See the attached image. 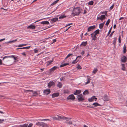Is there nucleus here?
<instances>
[{"instance_id": "4d7b16f0", "label": "nucleus", "mask_w": 127, "mask_h": 127, "mask_svg": "<svg viewBox=\"0 0 127 127\" xmlns=\"http://www.w3.org/2000/svg\"><path fill=\"white\" fill-rule=\"evenodd\" d=\"M114 7V5H113L112 6H111L110 8L109 9L110 10H112L113 8Z\"/></svg>"}, {"instance_id": "cd10ccee", "label": "nucleus", "mask_w": 127, "mask_h": 127, "mask_svg": "<svg viewBox=\"0 0 127 127\" xmlns=\"http://www.w3.org/2000/svg\"><path fill=\"white\" fill-rule=\"evenodd\" d=\"M71 118L69 117H66L64 116H62V119L63 120H66V119H71Z\"/></svg>"}, {"instance_id": "a878e982", "label": "nucleus", "mask_w": 127, "mask_h": 127, "mask_svg": "<svg viewBox=\"0 0 127 127\" xmlns=\"http://www.w3.org/2000/svg\"><path fill=\"white\" fill-rule=\"evenodd\" d=\"M57 68V67L56 66H54L52 68L50 69L51 72H52L55 70Z\"/></svg>"}, {"instance_id": "0eeeda50", "label": "nucleus", "mask_w": 127, "mask_h": 127, "mask_svg": "<svg viewBox=\"0 0 127 127\" xmlns=\"http://www.w3.org/2000/svg\"><path fill=\"white\" fill-rule=\"evenodd\" d=\"M55 85V83L53 81H51L48 84V86L49 88L51 87L52 86H53Z\"/></svg>"}, {"instance_id": "4468645a", "label": "nucleus", "mask_w": 127, "mask_h": 127, "mask_svg": "<svg viewBox=\"0 0 127 127\" xmlns=\"http://www.w3.org/2000/svg\"><path fill=\"white\" fill-rule=\"evenodd\" d=\"M103 98V99L104 101H108L109 99L108 96L106 94L104 95Z\"/></svg>"}, {"instance_id": "774afa93", "label": "nucleus", "mask_w": 127, "mask_h": 127, "mask_svg": "<svg viewBox=\"0 0 127 127\" xmlns=\"http://www.w3.org/2000/svg\"><path fill=\"white\" fill-rule=\"evenodd\" d=\"M86 13H87V11H86V10L85 9L84 10V12L83 13L84 14H85Z\"/></svg>"}, {"instance_id": "13d9d810", "label": "nucleus", "mask_w": 127, "mask_h": 127, "mask_svg": "<svg viewBox=\"0 0 127 127\" xmlns=\"http://www.w3.org/2000/svg\"><path fill=\"white\" fill-rule=\"evenodd\" d=\"M114 32V31H113L111 33V34H110L109 36L111 37H112V35H113V33Z\"/></svg>"}, {"instance_id": "f704fd0d", "label": "nucleus", "mask_w": 127, "mask_h": 127, "mask_svg": "<svg viewBox=\"0 0 127 127\" xmlns=\"http://www.w3.org/2000/svg\"><path fill=\"white\" fill-rule=\"evenodd\" d=\"M94 1H90L88 2V4L91 5H92L93 4Z\"/></svg>"}, {"instance_id": "8fccbe9b", "label": "nucleus", "mask_w": 127, "mask_h": 127, "mask_svg": "<svg viewBox=\"0 0 127 127\" xmlns=\"http://www.w3.org/2000/svg\"><path fill=\"white\" fill-rule=\"evenodd\" d=\"M57 116L58 117V120H60V119H62V116L58 115H57Z\"/></svg>"}, {"instance_id": "052dcab7", "label": "nucleus", "mask_w": 127, "mask_h": 127, "mask_svg": "<svg viewBox=\"0 0 127 127\" xmlns=\"http://www.w3.org/2000/svg\"><path fill=\"white\" fill-rule=\"evenodd\" d=\"M22 46H23V44H22L19 45H18V47H22Z\"/></svg>"}, {"instance_id": "f03ea898", "label": "nucleus", "mask_w": 127, "mask_h": 127, "mask_svg": "<svg viewBox=\"0 0 127 127\" xmlns=\"http://www.w3.org/2000/svg\"><path fill=\"white\" fill-rule=\"evenodd\" d=\"M99 30L97 29L93 33L91 34V37L92 38V40L94 41L96 40L97 37L96 35L97 34H99Z\"/></svg>"}, {"instance_id": "5701e85b", "label": "nucleus", "mask_w": 127, "mask_h": 127, "mask_svg": "<svg viewBox=\"0 0 127 127\" xmlns=\"http://www.w3.org/2000/svg\"><path fill=\"white\" fill-rule=\"evenodd\" d=\"M53 59H52V61H48L47 62H46L47 66H48L49 65H50L51 64V63L53 62Z\"/></svg>"}, {"instance_id": "603ef678", "label": "nucleus", "mask_w": 127, "mask_h": 127, "mask_svg": "<svg viewBox=\"0 0 127 127\" xmlns=\"http://www.w3.org/2000/svg\"><path fill=\"white\" fill-rule=\"evenodd\" d=\"M33 124L32 123H30L28 126V125L27 127H32Z\"/></svg>"}, {"instance_id": "680f3d73", "label": "nucleus", "mask_w": 127, "mask_h": 127, "mask_svg": "<svg viewBox=\"0 0 127 127\" xmlns=\"http://www.w3.org/2000/svg\"><path fill=\"white\" fill-rule=\"evenodd\" d=\"M53 42L52 43H53L55 42H56V40L55 39H53Z\"/></svg>"}, {"instance_id": "2f4dec72", "label": "nucleus", "mask_w": 127, "mask_h": 127, "mask_svg": "<svg viewBox=\"0 0 127 127\" xmlns=\"http://www.w3.org/2000/svg\"><path fill=\"white\" fill-rule=\"evenodd\" d=\"M89 93L88 91V90H85L83 92V94L84 95L88 94Z\"/></svg>"}, {"instance_id": "c9c22d12", "label": "nucleus", "mask_w": 127, "mask_h": 127, "mask_svg": "<svg viewBox=\"0 0 127 127\" xmlns=\"http://www.w3.org/2000/svg\"><path fill=\"white\" fill-rule=\"evenodd\" d=\"M98 71V70L97 69L94 68V70L93 71V73L95 74Z\"/></svg>"}, {"instance_id": "c03bdc74", "label": "nucleus", "mask_w": 127, "mask_h": 127, "mask_svg": "<svg viewBox=\"0 0 127 127\" xmlns=\"http://www.w3.org/2000/svg\"><path fill=\"white\" fill-rule=\"evenodd\" d=\"M110 22V19H109L107 21L106 23L105 24V25L107 26H108L109 25Z\"/></svg>"}, {"instance_id": "79ce46f5", "label": "nucleus", "mask_w": 127, "mask_h": 127, "mask_svg": "<svg viewBox=\"0 0 127 127\" xmlns=\"http://www.w3.org/2000/svg\"><path fill=\"white\" fill-rule=\"evenodd\" d=\"M65 17V16L64 15H61L59 17V19H63Z\"/></svg>"}, {"instance_id": "20e7f679", "label": "nucleus", "mask_w": 127, "mask_h": 127, "mask_svg": "<svg viewBox=\"0 0 127 127\" xmlns=\"http://www.w3.org/2000/svg\"><path fill=\"white\" fill-rule=\"evenodd\" d=\"M77 98L78 100L79 101H83L84 100V96L82 94L78 95Z\"/></svg>"}, {"instance_id": "b1692460", "label": "nucleus", "mask_w": 127, "mask_h": 127, "mask_svg": "<svg viewBox=\"0 0 127 127\" xmlns=\"http://www.w3.org/2000/svg\"><path fill=\"white\" fill-rule=\"evenodd\" d=\"M17 40V39H15L14 40L10 41L8 42H5V43L7 44H8L9 43H12L14 42L15 41H16Z\"/></svg>"}, {"instance_id": "7ed1b4c3", "label": "nucleus", "mask_w": 127, "mask_h": 127, "mask_svg": "<svg viewBox=\"0 0 127 127\" xmlns=\"http://www.w3.org/2000/svg\"><path fill=\"white\" fill-rule=\"evenodd\" d=\"M35 125L37 126H41L42 127H48V125L45 123L42 122H39L36 123Z\"/></svg>"}, {"instance_id": "6ab92c4d", "label": "nucleus", "mask_w": 127, "mask_h": 127, "mask_svg": "<svg viewBox=\"0 0 127 127\" xmlns=\"http://www.w3.org/2000/svg\"><path fill=\"white\" fill-rule=\"evenodd\" d=\"M126 45L125 44L124 45V46L123 47V52L124 53H126L127 51V50L126 49Z\"/></svg>"}, {"instance_id": "f8f14e48", "label": "nucleus", "mask_w": 127, "mask_h": 127, "mask_svg": "<svg viewBox=\"0 0 127 127\" xmlns=\"http://www.w3.org/2000/svg\"><path fill=\"white\" fill-rule=\"evenodd\" d=\"M87 77V82H85V84L86 85L89 83L90 82V77L89 76H86Z\"/></svg>"}, {"instance_id": "ddd939ff", "label": "nucleus", "mask_w": 127, "mask_h": 127, "mask_svg": "<svg viewBox=\"0 0 127 127\" xmlns=\"http://www.w3.org/2000/svg\"><path fill=\"white\" fill-rule=\"evenodd\" d=\"M127 60V58L125 56H123L122 57L121 59V62H125Z\"/></svg>"}, {"instance_id": "412c9836", "label": "nucleus", "mask_w": 127, "mask_h": 127, "mask_svg": "<svg viewBox=\"0 0 127 127\" xmlns=\"http://www.w3.org/2000/svg\"><path fill=\"white\" fill-rule=\"evenodd\" d=\"M87 41L85 42H82L81 44L80 45V46L83 45L84 46H85L87 44Z\"/></svg>"}, {"instance_id": "423d86ee", "label": "nucleus", "mask_w": 127, "mask_h": 127, "mask_svg": "<svg viewBox=\"0 0 127 127\" xmlns=\"http://www.w3.org/2000/svg\"><path fill=\"white\" fill-rule=\"evenodd\" d=\"M105 18V17L104 15H101L99 17H97V20L99 19L101 21H102Z\"/></svg>"}, {"instance_id": "6e6552de", "label": "nucleus", "mask_w": 127, "mask_h": 127, "mask_svg": "<svg viewBox=\"0 0 127 127\" xmlns=\"http://www.w3.org/2000/svg\"><path fill=\"white\" fill-rule=\"evenodd\" d=\"M44 94L45 95H47L50 94L51 92L50 89H46L44 91Z\"/></svg>"}, {"instance_id": "2eb2a0df", "label": "nucleus", "mask_w": 127, "mask_h": 127, "mask_svg": "<svg viewBox=\"0 0 127 127\" xmlns=\"http://www.w3.org/2000/svg\"><path fill=\"white\" fill-rule=\"evenodd\" d=\"M71 119H66V121L65 122V123L67 124H68L72 125V122L71 121H69V120H70Z\"/></svg>"}, {"instance_id": "37998d69", "label": "nucleus", "mask_w": 127, "mask_h": 127, "mask_svg": "<svg viewBox=\"0 0 127 127\" xmlns=\"http://www.w3.org/2000/svg\"><path fill=\"white\" fill-rule=\"evenodd\" d=\"M73 55V54H69L66 56V58H65V59H66V58H68L69 57H70V56H72Z\"/></svg>"}, {"instance_id": "864d4df0", "label": "nucleus", "mask_w": 127, "mask_h": 127, "mask_svg": "<svg viewBox=\"0 0 127 127\" xmlns=\"http://www.w3.org/2000/svg\"><path fill=\"white\" fill-rule=\"evenodd\" d=\"M4 121V119H0V124L2 123Z\"/></svg>"}, {"instance_id": "6e6d98bb", "label": "nucleus", "mask_w": 127, "mask_h": 127, "mask_svg": "<svg viewBox=\"0 0 127 127\" xmlns=\"http://www.w3.org/2000/svg\"><path fill=\"white\" fill-rule=\"evenodd\" d=\"M52 117V118L54 120H58V118L56 117Z\"/></svg>"}, {"instance_id": "c85d7f7f", "label": "nucleus", "mask_w": 127, "mask_h": 127, "mask_svg": "<svg viewBox=\"0 0 127 127\" xmlns=\"http://www.w3.org/2000/svg\"><path fill=\"white\" fill-rule=\"evenodd\" d=\"M94 99V96H92L90 98H89L88 99L89 101L90 102H92L93 101Z\"/></svg>"}, {"instance_id": "69168bd1", "label": "nucleus", "mask_w": 127, "mask_h": 127, "mask_svg": "<svg viewBox=\"0 0 127 127\" xmlns=\"http://www.w3.org/2000/svg\"><path fill=\"white\" fill-rule=\"evenodd\" d=\"M5 40V38H3V39H1L0 40V42L2 41H3Z\"/></svg>"}, {"instance_id": "3c124183", "label": "nucleus", "mask_w": 127, "mask_h": 127, "mask_svg": "<svg viewBox=\"0 0 127 127\" xmlns=\"http://www.w3.org/2000/svg\"><path fill=\"white\" fill-rule=\"evenodd\" d=\"M112 28V27L111 28L110 30H109V31L108 32V33L107 36L108 35L110 34V32H111Z\"/></svg>"}, {"instance_id": "49530a36", "label": "nucleus", "mask_w": 127, "mask_h": 127, "mask_svg": "<svg viewBox=\"0 0 127 127\" xmlns=\"http://www.w3.org/2000/svg\"><path fill=\"white\" fill-rule=\"evenodd\" d=\"M76 59L75 60L73 61L72 62V64H75L77 63V61H76Z\"/></svg>"}, {"instance_id": "338daca9", "label": "nucleus", "mask_w": 127, "mask_h": 127, "mask_svg": "<svg viewBox=\"0 0 127 127\" xmlns=\"http://www.w3.org/2000/svg\"><path fill=\"white\" fill-rule=\"evenodd\" d=\"M2 64V60L0 59V65H1Z\"/></svg>"}, {"instance_id": "72a5a7b5", "label": "nucleus", "mask_w": 127, "mask_h": 127, "mask_svg": "<svg viewBox=\"0 0 127 127\" xmlns=\"http://www.w3.org/2000/svg\"><path fill=\"white\" fill-rule=\"evenodd\" d=\"M31 46H29L27 47H25L23 48H21V49H28L31 47Z\"/></svg>"}, {"instance_id": "9b49d317", "label": "nucleus", "mask_w": 127, "mask_h": 127, "mask_svg": "<svg viewBox=\"0 0 127 127\" xmlns=\"http://www.w3.org/2000/svg\"><path fill=\"white\" fill-rule=\"evenodd\" d=\"M36 27L35 25H31L27 27L28 29H31L32 30H34L35 28Z\"/></svg>"}, {"instance_id": "4c0bfd02", "label": "nucleus", "mask_w": 127, "mask_h": 127, "mask_svg": "<svg viewBox=\"0 0 127 127\" xmlns=\"http://www.w3.org/2000/svg\"><path fill=\"white\" fill-rule=\"evenodd\" d=\"M64 93L65 94H69V91L68 90H64Z\"/></svg>"}, {"instance_id": "dca6fc26", "label": "nucleus", "mask_w": 127, "mask_h": 127, "mask_svg": "<svg viewBox=\"0 0 127 127\" xmlns=\"http://www.w3.org/2000/svg\"><path fill=\"white\" fill-rule=\"evenodd\" d=\"M58 18L55 17L51 19V22H55L58 21Z\"/></svg>"}, {"instance_id": "1a4fd4ad", "label": "nucleus", "mask_w": 127, "mask_h": 127, "mask_svg": "<svg viewBox=\"0 0 127 127\" xmlns=\"http://www.w3.org/2000/svg\"><path fill=\"white\" fill-rule=\"evenodd\" d=\"M8 57L13 58L15 60H17L18 59L17 57H15L13 55H12L11 56H5L3 58L2 60H3L5 58H8Z\"/></svg>"}, {"instance_id": "e2e57ef3", "label": "nucleus", "mask_w": 127, "mask_h": 127, "mask_svg": "<svg viewBox=\"0 0 127 127\" xmlns=\"http://www.w3.org/2000/svg\"><path fill=\"white\" fill-rule=\"evenodd\" d=\"M85 53V52L84 51H82L81 53V55H83Z\"/></svg>"}, {"instance_id": "9d476101", "label": "nucleus", "mask_w": 127, "mask_h": 127, "mask_svg": "<svg viewBox=\"0 0 127 127\" xmlns=\"http://www.w3.org/2000/svg\"><path fill=\"white\" fill-rule=\"evenodd\" d=\"M95 28V26L94 25L90 26V27L88 28V32H90V31H92Z\"/></svg>"}, {"instance_id": "de8ad7c7", "label": "nucleus", "mask_w": 127, "mask_h": 127, "mask_svg": "<svg viewBox=\"0 0 127 127\" xmlns=\"http://www.w3.org/2000/svg\"><path fill=\"white\" fill-rule=\"evenodd\" d=\"M76 68L78 69H80L82 68L79 65H78Z\"/></svg>"}, {"instance_id": "a19ab883", "label": "nucleus", "mask_w": 127, "mask_h": 127, "mask_svg": "<svg viewBox=\"0 0 127 127\" xmlns=\"http://www.w3.org/2000/svg\"><path fill=\"white\" fill-rule=\"evenodd\" d=\"M40 121H50V120L49 119H40Z\"/></svg>"}, {"instance_id": "bf43d9fd", "label": "nucleus", "mask_w": 127, "mask_h": 127, "mask_svg": "<svg viewBox=\"0 0 127 127\" xmlns=\"http://www.w3.org/2000/svg\"><path fill=\"white\" fill-rule=\"evenodd\" d=\"M26 91H27V92H33V91L32 90H27Z\"/></svg>"}, {"instance_id": "0e129e2a", "label": "nucleus", "mask_w": 127, "mask_h": 127, "mask_svg": "<svg viewBox=\"0 0 127 127\" xmlns=\"http://www.w3.org/2000/svg\"><path fill=\"white\" fill-rule=\"evenodd\" d=\"M22 54L23 55V56H26V54L25 53V52H24Z\"/></svg>"}, {"instance_id": "09e8293b", "label": "nucleus", "mask_w": 127, "mask_h": 127, "mask_svg": "<svg viewBox=\"0 0 127 127\" xmlns=\"http://www.w3.org/2000/svg\"><path fill=\"white\" fill-rule=\"evenodd\" d=\"M65 79V78L64 77H62L60 78V80L61 81H64Z\"/></svg>"}, {"instance_id": "e433bc0d", "label": "nucleus", "mask_w": 127, "mask_h": 127, "mask_svg": "<svg viewBox=\"0 0 127 127\" xmlns=\"http://www.w3.org/2000/svg\"><path fill=\"white\" fill-rule=\"evenodd\" d=\"M33 96H36L38 95V94L37 93V91H34L33 93Z\"/></svg>"}, {"instance_id": "393cba45", "label": "nucleus", "mask_w": 127, "mask_h": 127, "mask_svg": "<svg viewBox=\"0 0 127 127\" xmlns=\"http://www.w3.org/2000/svg\"><path fill=\"white\" fill-rule=\"evenodd\" d=\"M121 65L122 67L121 69L123 71H125V64H121Z\"/></svg>"}, {"instance_id": "39448f33", "label": "nucleus", "mask_w": 127, "mask_h": 127, "mask_svg": "<svg viewBox=\"0 0 127 127\" xmlns=\"http://www.w3.org/2000/svg\"><path fill=\"white\" fill-rule=\"evenodd\" d=\"M67 99L68 100L71 99L72 100H73L75 99V97L74 95L71 94L69 95L67 97Z\"/></svg>"}, {"instance_id": "a18cd8bd", "label": "nucleus", "mask_w": 127, "mask_h": 127, "mask_svg": "<svg viewBox=\"0 0 127 127\" xmlns=\"http://www.w3.org/2000/svg\"><path fill=\"white\" fill-rule=\"evenodd\" d=\"M118 41L120 43H121V36H119V37L118 39Z\"/></svg>"}, {"instance_id": "c756f323", "label": "nucleus", "mask_w": 127, "mask_h": 127, "mask_svg": "<svg viewBox=\"0 0 127 127\" xmlns=\"http://www.w3.org/2000/svg\"><path fill=\"white\" fill-rule=\"evenodd\" d=\"M57 86L60 88H61L62 87V84L61 82H59Z\"/></svg>"}, {"instance_id": "58836bf2", "label": "nucleus", "mask_w": 127, "mask_h": 127, "mask_svg": "<svg viewBox=\"0 0 127 127\" xmlns=\"http://www.w3.org/2000/svg\"><path fill=\"white\" fill-rule=\"evenodd\" d=\"M93 105L95 106H100V105L98 103L95 102L93 104Z\"/></svg>"}, {"instance_id": "bb28decb", "label": "nucleus", "mask_w": 127, "mask_h": 127, "mask_svg": "<svg viewBox=\"0 0 127 127\" xmlns=\"http://www.w3.org/2000/svg\"><path fill=\"white\" fill-rule=\"evenodd\" d=\"M117 40L116 37H114L113 40V45L115 46L116 44V41Z\"/></svg>"}, {"instance_id": "ea45409f", "label": "nucleus", "mask_w": 127, "mask_h": 127, "mask_svg": "<svg viewBox=\"0 0 127 127\" xmlns=\"http://www.w3.org/2000/svg\"><path fill=\"white\" fill-rule=\"evenodd\" d=\"M101 13L102 14H105V15L106 16H107V12L106 11H104V12H101Z\"/></svg>"}, {"instance_id": "473e14b6", "label": "nucleus", "mask_w": 127, "mask_h": 127, "mask_svg": "<svg viewBox=\"0 0 127 127\" xmlns=\"http://www.w3.org/2000/svg\"><path fill=\"white\" fill-rule=\"evenodd\" d=\"M68 64H69L68 63L64 64H63L61 65H60V67H63V66H66L67 65H68Z\"/></svg>"}, {"instance_id": "a211bd4d", "label": "nucleus", "mask_w": 127, "mask_h": 127, "mask_svg": "<svg viewBox=\"0 0 127 127\" xmlns=\"http://www.w3.org/2000/svg\"><path fill=\"white\" fill-rule=\"evenodd\" d=\"M59 95V93H55L52 95V98H54L58 96Z\"/></svg>"}, {"instance_id": "f3484780", "label": "nucleus", "mask_w": 127, "mask_h": 127, "mask_svg": "<svg viewBox=\"0 0 127 127\" xmlns=\"http://www.w3.org/2000/svg\"><path fill=\"white\" fill-rule=\"evenodd\" d=\"M81 93V91L80 90H76L75 91L74 93V94L75 95H77Z\"/></svg>"}, {"instance_id": "7c9ffc66", "label": "nucleus", "mask_w": 127, "mask_h": 127, "mask_svg": "<svg viewBox=\"0 0 127 127\" xmlns=\"http://www.w3.org/2000/svg\"><path fill=\"white\" fill-rule=\"evenodd\" d=\"M104 25V23H101L99 25V28L100 29H102Z\"/></svg>"}, {"instance_id": "f257e3e1", "label": "nucleus", "mask_w": 127, "mask_h": 127, "mask_svg": "<svg viewBox=\"0 0 127 127\" xmlns=\"http://www.w3.org/2000/svg\"><path fill=\"white\" fill-rule=\"evenodd\" d=\"M82 9L79 7L74 8L72 12V14L73 16L78 15L81 12Z\"/></svg>"}, {"instance_id": "aec40b11", "label": "nucleus", "mask_w": 127, "mask_h": 127, "mask_svg": "<svg viewBox=\"0 0 127 127\" xmlns=\"http://www.w3.org/2000/svg\"><path fill=\"white\" fill-rule=\"evenodd\" d=\"M28 124H24L20 125L19 126V127H27Z\"/></svg>"}, {"instance_id": "5fc2aeb1", "label": "nucleus", "mask_w": 127, "mask_h": 127, "mask_svg": "<svg viewBox=\"0 0 127 127\" xmlns=\"http://www.w3.org/2000/svg\"><path fill=\"white\" fill-rule=\"evenodd\" d=\"M38 50L37 49H34V52L35 53H36L38 52Z\"/></svg>"}, {"instance_id": "4be33fe9", "label": "nucleus", "mask_w": 127, "mask_h": 127, "mask_svg": "<svg viewBox=\"0 0 127 127\" xmlns=\"http://www.w3.org/2000/svg\"><path fill=\"white\" fill-rule=\"evenodd\" d=\"M41 24H49V23L48 21H44L42 22H41Z\"/></svg>"}]
</instances>
